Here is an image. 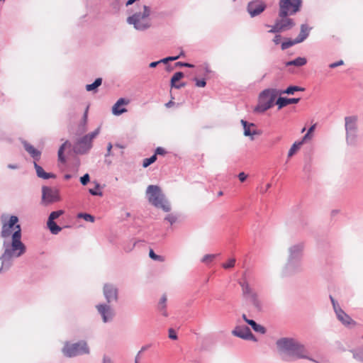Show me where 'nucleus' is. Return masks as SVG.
Listing matches in <instances>:
<instances>
[{
	"mask_svg": "<svg viewBox=\"0 0 363 363\" xmlns=\"http://www.w3.org/2000/svg\"><path fill=\"white\" fill-rule=\"evenodd\" d=\"M102 363H113V362L109 356H108L106 354H104L103 359H102Z\"/></svg>",
	"mask_w": 363,
	"mask_h": 363,
	"instance_id": "obj_56",
	"label": "nucleus"
},
{
	"mask_svg": "<svg viewBox=\"0 0 363 363\" xmlns=\"http://www.w3.org/2000/svg\"><path fill=\"white\" fill-rule=\"evenodd\" d=\"M169 337L172 340H177V335L174 331V329L172 328H169Z\"/></svg>",
	"mask_w": 363,
	"mask_h": 363,
	"instance_id": "obj_54",
	"label": "nucleus"
},
{
	"mask_svg": "<svg viewBox=\"0 0 363 363\" xmlns=\"http://www.w3.org/2000/svg\"><path fill=\"white\" fill-rule=\"evenodd\" d=\"M248 325H250L252 328L257 333L260 334H264L266 333V329L264 326L257 323L254 320H250L249 321Z\"/></svg>",
	"mask_w": 363,
	"mask_h": 363,
	"instance_id": "obj_31",
	"label": "nucleus"
},
{
	"mask_svg": "<svg viewBox=\"0 0 363 363\" xmlns=\"http://www.w3.org/2000/svg\"><path fill=\"white\" fill-rule=\"evenodd\" d=\"M269 32L272 33L282 32L277 21H275L274 24L271 26V29L269 30Z\"/></svg>",
	"mask_w": 363,
	"mask_h": 363,
	"instance_id": "obj_46",
	"label": "nucleus"
},
{
	"mask_svg": "<svg viewBox=\"0 0 363 363\" xmlns=\"http://www.w3.org/2000/svg\"><path fill=\"white\" fill-rule=\"evenodd\" d=\"M47 226L50 233L53 235H57L62 230V228L60 227L55 221L48 220Z\"/></svg>",
	"mask_w": 363,
	"mask_h": 363,
	"instance_id": "obj_29",
	"label": "nucleus"
},
{
	"mask_svg": "<svg viewBox=\"0 0 363 363\" xmlns=\"http://www.w3.org/2000/svg\"><path fill=\"white\" fill-rule=\"evenodd\" d=\"M96 308L104 323H111L113 320L116 312L110 304L99 303L96 306Z\"/></svg>",
	"mask_w": 363,
	"mask_h": 363,
	"instance_id": "obj_10",
	"label": "nucleus"
},
{
	"mask_svg": "<svg viewBox=\"0 0 363 363\" xmlns=\"http://www.w3.org/2000/svg\"><path fill=\"white\" fill-rule=\"evenodd\" d=\"M88 108H89V107H86L85 112L84 113V116H83V118H82L84 123L86 122V120H87Z\"/></svg>",
	"mask_w": 363,
	"mask_h": 363,
	"instance_id": "obj_62",
	"label": "nucleus"
},
{
	"mask_svg": "<svg viewBox=\"0 0 363 363\" xmlns=\"http://www.w3.org/2000/svg\"><path fill=\"white\" fill-rule=\"evenodd\" d=\"M305 89L298 86H289L284 91L279 90V95L281 94H294L295 91H303Z\"/></svg>",
	"mask_w": 363,
	"mask_h": 363,
	"instance_id": "obj_30",
	"label": "nucleus"
},
{
	"mask_svg": "<svg viewBox=\"0 0 363 363\" xmlns=\"http://www.w3.org/2000/svg\"><path fill=\"white\" fill-rule=\"evenodd\" d=\"M345 132L357 131V117L354 116H346L345 118Z\"/></svg>",
	"mask_w": 363,
	"mask_h": 363,
	"instance_id": "obj_21",
	"label": "nucleus"
},
{
	"mask_svg": "<svg viewBox=\"0 0 363 363\" xmlns=\"http://www.w3.org/2000/svg\"><path fill=\"white\" fill-rule=\"evenodd\" d=\"M23 144L26 152H28L35 160H40L41 155L40 151L35 149L33 145H31L26 141H24Z\"/></svg>",
	"mask_w": 363,
	"mask_h": 363,
	"instance_id": "obj_24",
	"label": "nucleus"
},
{
	"mask_svg": "<svg viewBox=\"0 0 363 363\" xmlns=\"http://www.w3.org/2000/svg\"><path fill=\"white\" fill-rule=\"evenodd\" d=\"M279 94V90L276 89H268L262 91L259 94V104L255 108V111L264 113L272 108Z\"/></svg>",
	"mask_w": 363,
	"mask_h": 363,
	"instance_id": "obj_6",
	"label": "nucleus"
},
{
	"mask_svg": "<svg viewBox=\"0 0 363 363\" xmlns=\"http://www.w3.org/2000/svg\"><path fill=\"white\" fill-rule=\"evenodd\" d=\"M352 354L355 359L363 362V348H359L352 351Z\"/></svg>",
	"mask_w": 363,
	"mask_h": 363,
	"instance_id": "obj_35",
	"label": "nucleus"
},
{
	"mask_svg": "<svg viewBox=\"0 0 363 363\" xmlns=\"http://www.w3.org/2000/svg\"><path fill=\"white\" fill-rule=\"evenodd\" d=\"M129 104V100L120 98L116 103L112 107V113L115 116H120L125 112H127V109L125 108L121 107L122 106L128 105Z\"/></svg>",
	"mask_w": 363,
	"mask_h": 363,
	"instance_id": "obj_20",
	"label": "nucleus"
},
{
	"mask_svg": "<svg viewBox=\"0 0 363 363\" xmlns=\"http://www.w3.org/2000/svg\"><path fill=\"white\" fill-rule=\"evenodd\" d=\"M266 9V4L262 1H251L247 5V11L251 17H255L262 13Z\"/></svg>",
	"mask_w": 363,
	"mask_h": 363,
	"instance_id": "obj_14",
	"label": "nucleus"
},
{
	"mask_svg": "<svg viewBox=\"0 0 363 363\" xmlns=\"http://www.w3.org/2000/svg\"><path fill=\"white\" fill-rule=\"evenodd\" d=\"M78 218H82L84 219L86 221L93 223L95 220V218L91 214L86 213H80L78 214Z\"/></svg>",
	"mask_w": 363,
	"mask_h": 363,
	"instance_id": "obj_40",
	"label": "nucleus"
},
{
	"mask_svg": "<svg viewBox=\"0 0 363 363\" xmlns=\"http://www.w3.org/2000/svg\"><path fill=\"white\" fill-rule=\"evenodd\" d=\"M18 222V218L11 216L8 222L3 223L1 237L4 239V252L0 257V272L9 269L13 264V258L21 257L26 251V247L21 241V227Z\"/></svg>",
	"mask_w": 363,
	"mask_h": 363,
	"instance_id": "obj_1",
	"label": "nucleus"
},
{
	"mask_svg": "<svg viewBox=\"0 0 363 363\" xmlns=\"http://www.w3.org/2000/svg\"><path fill=\"white\" fill-rule=\"evenodd\" d=\"M299 43L298 42H296V39L295 38L294 40H288L286 41H284L281 43V49L284 50H286L289 48H291V46L296 45V44H298Z\"/></svg>",
	"mask_w": 363,
	"mask_h": 363,
	"instance_id": "obj_36",
	"label": "nucleus"
},
{
	"mask_svg": "<svg viewBox=\"0 0 363 363\" xmlns=\"http://www.w3.org/2000/svg\"><path fill=\"white\" fill-rule=\"evenodd\" d=\"M238 177L241 182H244L246 180L247 175L245 172H240Z\"/></svg>",
	"mask_w": 363,
	"mask_h": 363,
	"instance_id": "obj_57",
	"label": "nucleus"
},
{
	"mask_svg": "<svg viewBox=\"0 0 363 363\" xmlns=\"http://www.w3.org/2000/svg\"><path fill=\"white\" fill-rule=\"evenodd\" d=\"M103 293L106 301V303L111 304L118 301V290L113 284H105L103 288Z\"/></svg>",
	"mask_w": 363,
	"mask_h": 363,
	"instance_id": "obj_13",
	"label": "nucleus"
},
{
	"mask_svg": "<svg viewBox=\"0 0 363 363\" xmlns=\"http://www.w3.org/2000/svg\"><path fill=\"white\" fill-rule=\"evenodd\" d=\"M281 40V35H276L273 39V42L278 45L280 43Z\"/></svg>",
	"mask_w": 363,
	"mask_h": 363,
	"instance_id": "obj_60",
	"label": "nucleus"
},
{
	"mask_svg": "<svg viewBox=\"0 0 363 363\" xmlns=\"http://www.w3.org/2000/svg\"><path fill=\"white\" fill-rule=\"evenodd\" d=\"M299 101H300V98L289 99V98H286V97L279 96L276 101V104L278 106V108L281 109L287 105L292 104H297L299 102Z\"/></svg>",
	"mask_w": 363,
	"mask_h": 363,
	"instance_id": "obj_22",
	"label": "nucleus"
},
{
	"mask_svg": "<svg viewBox=\"0 0 363 363\" xmlns=\"http://www.w3.org/2000/svg\"><path fill=\"white\" fill-rule=\"evenodd\" d=\"M302 144L303 141L294 143L289 150L288 157H292L297 151V150L301 146Z\"/></svg>",
	"mask_w": 363,
	"mask_h": 363,
	"instance_id": "obj_33",
	"label": "nucleus"
},
{
	"mask_svg": "<svg viewBox=\"0 0 363 363\" xmlns=\"http://www.w3.org/2000/svg\"><path fill=\"white\" fill-rule=\"evenodd\" d=\"M335 313L338 320L340 321L345 326L350 327L356 325V322L352 320V318L347 315L342 308H338V310Z\"/></svg>",
	"mask_w": 363,
	"mask_h": 363,
	"instance_id": "obj_16",
	"label": "nucleus"
},
{
	"mask_svg": "<svg viewBox=\"0 0 363 363\" xmlns=\"http://www.w3.org/2000/svg\"><path fill=\"white\" fill-rule=\"evenodd\" d=\"M276 345L285 360H288L290 357H295L314 361L308 356V352L305 346L294 338L281 337L276 342Z\"/></svg>",
	"mask_w": 363,
	"mask_h": 363,
	"instance_id": "obj_2",
	"label": "nucleus"
},
{
	"mask_svg": "<svg viewBox=\"0 0 363 363\" xmlns=\"http://www.w3.org/2000/svg\"><path fill=\"white\" fill-rule=\"evenodd\" d=\"M90 180V177L89 174H85L84 176L81 177L80 182L82 185H86Z\"/></svg>",
	"mask_w": 363,
	"mask_h": 363,
	"instance_id": "obj_50",
	"label": "nucleus"
},
{
	"mask_svg": "<svg viewBox=\"0 0 363 363\" xmlns=\"http://www.w3.org/2000/svg\"><path fill=\"white\" fill-rule=\"evenodd\" d=\"M156 160H157V156L155 155H152L149 158H145L143 160V167L145 168L147 167L148 166H150V164L154 163L156 161Z\"/></svg>",
	"mask_w": 363,
	"mask_h": 363,
	"instance_id": "obj_38",
	"label": "nucleus"
},
{
	"mask_svg": "<svg viewBox=\"0 0 363 363\" xmlns=\"http://www.w3.org/2000/svg\"><path fill=\"white\" fill-rule=\"evenodd\" d=\"M217 255H216V254H208V255H206L202 258L201 262L205 263V264H208V263L213 262V260L216 257Z\"/></svg>",
	"mask_w": 363,
	"mask_h": 363,
	"instance_id": "obj_42",
	"label": "nucleus"
},
{
	"mask_svg": "<svg viewBox=\"0 0 363 363\" xmlns=\"http://www.w3.org/2000/svg\"><path fill=\"white\" fill-rule=\"evenodd\" d=\"M149 257L155 261H158L161 262L164 261V257L156 255L153 250L152 249H150L149 252Z\"/></svg>",
	"mask_w": 363,
	"mask_h": 363,
	"instance_id": "obj_41",
	"label": "nucleus"
},
{
	"mask_svg": "<svg viewBox=\"0 0 363 363\" xmlns=\"http://www.w3.org/2000/svg\"><path fill=\"white\" fill-rule=\"evenodd\" d=\"M303 243H298L291 246L289 248L288 259H301L303 255Z\"/></svg>",
	"mask_w": 363,
	"mask_h": 363,
	"instance_id": "obj_17",
	"label": "nucleus"
},
{
	"mask_svg": "<svg viewBox=\"0 0 363 363\" xmlns=\"http://www.w3.org/2000/svg\"><path fill=\"white\" fill-rule=\"evenodd\" d=\"M100 188V184L96 183L95 189H90L89 190V193L93 196H102L103 193L100 191H97Z\"/></svg>",
	"mask_w": 363,
	"mask_h": 363,
	"instance_id": "obj_43",
	"label": "nucleus"
},
{
	"mask_svg": "<svg viewBox=\"0 0 363 363\" xmlns=\"http://www.w3.org/2000/svg\"><path fill=\"white\" fill-rule=\"evenodd\" d=\"M330 299L331 301L335 312H336L338 310V308H341L339 303L335 300V298L332 296H330Z\"/></svg>",
	"mask_w": 363,
	"mask_h": 363,
	"instance_id": "obj_52",
	"label": "nucleus"
},
{
	"mask_svg": "<svg viewBox=\"0 0 363 363\" xmlns=\"http://www.w3.org/2000/svg\"><path fill=\"white\" fill-rule=\"evenodd\" d=\"M179 58H180V55H177V56H169V57H165V58L161 59V60H160V62H161V63H163V64H167L168 62H172V61L177 60H178Z\"/></svg>",
	"mask_w": 363,
	"mask_h": 363,
	"instance_id": "obj_45",
	"label": "nucleus"
},
{
	"mask_svg": "<svg viewBox=\"0 0 363 363\" xmlns=\"http://www.w3.org/2000/svg\"><path fill=\"white\" fill-rule=\"evenodd\" d=\"M194 81L196 82V86L198 87H204L206 85L205 79H199L196 77L194 78Z\"/></svg>",
	"mask_w": 363,
	"mask_h": 363,
	"instance_id": "obj_49",
	"label": "nucleus"
},
{
	"mask_svg": "<svg viewBox=\"0 0 363 363\" xmlns=\"http://www.w3.org/2000/svg\"><path fill=\"white\" fill-rule=\"evenodd\" d=\"M240 123L243 125L245 136H250L251 140H254V135L260 134V132L255 128V123H248L243 119L241 120Z\"/></svg>",
	"mask_w": 363,
	"mask_h": 363,
	"instance_id": "obj_18",
	"label": "nucleus"
},
{
	"mask_svg": "<svg viewBox=\"0 0 363 363\" xmlns=\"http://www.w3.org/2000/svg\"><path fill=\"white\" fill-rule=\"evenodd\" d=\"M232 334L234 336L240 337L245 340H252L257 342V340L255 336L252 334L250 329L245 325H237L232 331Z\"/></svg>",
	"mask_w": 363,
	"mask_h": 363,
	"instance_id": "obj_12",
	"label": "nucleus"
},
{
	"mask_svg": "<svg viewBox=\"0 0 363 363\" xmlns=\"http://www.w3.org/2000/svg\"><path fill=\"white\" fill-rule=\"evenodd\" d=\"M165 154H166V150L163 147H158L156 148L155 152L154 155H155L157 156V155H164Z\"/></svg>",
	"mask_w": 363,
	"mask_h": 363,
	"instance_id": "obj_53",
	"label": "nucleus"
},
{
	"mask_svg": "<svg viewBox=\"0 0 363 363\" xmlns=\"http://www.w3.org/2000/svg\"><path fill=\"white\" fill-rule=\"evenodd\" d=\"M235 259L232 258V259H230L227 263H223L222 264V266L224 269H229V268L233 267L235 265Z\"/></svg>",
	"mask_w": 363,
	"mask_h": 363,
	"instance_id": "obj_48",
	"label": "nucleus"
},
{
	"mask_svg": "<svg viewBox=\"0 0 363 363\" xmlns=\"http://www.w3.org/2000/svg\"><path fill=\"white\" fill-rule=\"evenodd\" d=\"M302 0H279V16H291L301 10Z\"/></svg>",
	"mask_w": 363,
	"mask_h": 363,
	"instance_id": "obj_8",
	"label": "nucleus"
},
{
	"mask_svg": "<svg viewBox=\"0 0 363 363\" xmlns=\"http://www.w3.org/2000/svg\"><path fill=\"white\" fill-rule=\"evenodd\" d=\"M175 67H185L189 68L194 67V65L188 62H177L175 63Z\"/></svg>",
	"mask_w": 363,
	"mask_h": 363,
	"instance_id": "obj_51",
	"label": "nucleus"
},
{
	"mask_svg": "<svg viewBox=\"0 0 363 363\" xmlns=\"http://www.w3.org/2000/svg\"><path fill=\"white\" fill-rule=\"evenodd\" d=\"M315 124L311 125L309 128V129L308 130V132L306 133V134L303 136V138L302 139L303 143L305 141H306L307 140L311 139V134L313 132V130H315Z\"/></svg>",
	"mask_w": 363,
	"mask_h": 363,
	"instance_id": "obj_44",
	"label": "nucleus"
},
{
	"mask_svg": "<svg viewBox=\"0 0 363 363\" xmlns=\"http://www.w3.org/2000/svg\"><path fill=\"white\" fill-rule=\"evenodd\" d=\"M167 296L166 295H162V296L160 298V300L158 303V310L160 311H162V310H164L166 308V303H167Z\"/></svg>",
	"mask_w": 363,
	"mask_h": 363,
	"instance_id": "obj_39",
	"label": "nucleus"
},
{
	"mask_svg": "<svg viewBox=\"0 0 363 363\" xmlns=\"http://www.w3.org/2000/svg\"><path fill=\"white\" fill-rule=\"evenodd\" d=\"M346 143L348 145L355 146L357 143V131L346 132Z\"/></svg>",
	"mask_w": 363,
	"mask_h": 363,
	"instance_id": "obj_26",
	"label": "nucleus"
},
{
	"mask_svg": "<svg viewBox=\"0 0 363 363\" xmlns=\"http://www.w3.org/2000/svg\"><path fill=\"white\" fill-rule=\"evenodd\" d=\"M150 347V345H144V346H143V347H141V349H140V351L141 352H144V351L147 350Z\"/></svg>",
	"mask_w": 363,
	"mask_h": 363,
	"instance_id": "obj_64",
	"label": "nucleus"
},
{
	"mask_svg": "<svg viewBox=\"0 0 363 363\" xmlns=\"http://www.w3.org/2000/svg\"><path fill=\"white\" fill-rule=\"evenodd\" d=\"M99 128L79 138L74 145L73 150L76 154H86L92 147V140L99 134Z\"/></svg>",
	"mask_w": 363,
	"mask_h": 363,
	"instance_id": "obj_7",
	"label": "nucleus"
},
{
	"mask_svg": "<svg viewBox=\"0 0 363 363\" xmlns=\"http://www.w3.org/2000/svg\"><path fill=\"white\" fill-rule=\"evenodd\" d=\"M203 69L205 70L206 73L208 74V73H210L211 72V70L209 69V67H208V64H204L203 65Z\"/></svg>",
	"mask_w": 363,
	"mask_h": 363,
	"instance_id": "obj_63",
	"label": "nucleus"
},
{
	"mask_svg": "<svg viewBox=\"0 0 363 363\" xmlns=\"http://www.w3.org/2000/svg\"><path fill=\"white\" fill-rule=\"evenodd\" d=\"M159 64H161L160 60L152 62L150 63L149 67L150 68H155Z\"/></svg>",
	"mask_w": 363,
	"mask_h": 363,
	"instance_id": "obj_61",
	"label": "nucleus"
},
{
	"mask_svg": "<svg viewBox=\"0 0 363 363\" xmlns=\"http://www.w3.org/2000/svg\"><path fill=\"white\" fill-rule=\"evenodd\" d=\"M184 74L182 72H176L171 78L170 86H174V83L179 81L184 77Z\"/></svg>",
	"mask_w": 363,
	"mask_h": 363,
	"instance_id": "obj_34",
	"label": "nucleus"
},
{
	"mask_svg": "<svg viewBox=\"0 0 363 363\" xmlns=\"http://www.w3.org/2000/svg\"><path fill=\"white\" fill-rule=\"evenodd\" d=\"M164 220L168 221L171 225H172L177 220V217L174 214H168L164 218Z\"/></svg>",
	"mask_w": 363,
	"mask_h": 363,
	"instance_id": "obj_47",
	"label": "nucleus"
},
{
	"mask_svg": "<svg viewBox=\"0 0 363 363\" xmlns=\"http://www.w3.org/2000/svg\"><path fill=\"white\" fill-rule=\"evenodd\" d=\"M311 29L312 28L309 27L307 24L301 25L300 33L297 38H296V42H298L299 43L303 42L309 35Z\"/></svg>",
	"mask_w": 363,
	"mask_h": 363,
	"instance_id": "obj_23",
	"label": "nucleus"
},
{
	"mask_svg": "<svg viewBox=\"0 0 363 363\" xmlns=\"http://www.w3.org/2000/svg\"><path fill=\"white\" fill-rule=\"evenodd\" d=\"M150 8L147 6H143V11L135 12L132 16L127 18V23L133 25L138 30H145L151 26L149 16L150 15Z\"/></svg>",
	"mask_w": 363,
	"mask_h": 363,
	"instance_id": "obj_5",
	"label": "nucleus"
},
{
	"mask_svg": "<svg viewBox=\"0 0 363 363\" xmlns=\"http://www.w3.org/2000/svg\"><path fill=\"white\" fill-rule=\"evenodd\" d=\"M301 259H288L284 267L286 274H292L301 271Z\"/></svg>",
	"mask_w": 363,
	"mask_h": 363,
	"instance_id": "obj_15",
	"label": "nucleus"
},
{
	"mask_svg": "<svg viewBox=\"0 0 363 363\" xmlns=\"http://www.w3.org/2000/svg\"><path fill=\"white\" fill-rule=\"evenodd\" d=\"M239 284L242 289V294L245 300L253 307L256 312L263 311L264 304L260 296L246 281H239Z\"/></svg>",
	"mask_w": 363,
	"mask_h": 363,
	"instance_id": "obj_4",
	"label": "nucleus"
},
{
	"mask_svg": "<svg viewBox=\"0 0 363 363\" xmlns=\"http://www.w3.org/2000/svg\"><path fill=\"white\" fill-rule=\"evenodd\" d=\"M71 144L68 140H66L59 148L58 150V160L60 162L64 163L65 162V157L64 156V151L67 147H70Z\"/></svg>",
	"mask_w": 363,
	"mask_h": 363,
	"instance_id": "obj_28",
	"label": "nucleus"
},
{
	"mask_svg": "<svg viewBox=\"0 0 363 363\" xmlns=\"http://www.w3.org/2000/svg\"><path fill=\"white\" fill-rule=\"evenodd\" d=\"M343 64H344L343 60H339L337 62H335L330 64L329 65V67L333 69V68H335V67H337L338 66L342 65Z\"/></svg>",
	"mask_w": 363,
	"mask_h": 363,
	"instance_id": "obj_55",
	"label": "nucleus"
},
{
	"mask_svg": "<svg viewBox=\"0 0 363 363\" xmlns=\"http://www.w3.org/2000/svg\"><path fill=\"white\" fill-rule=\"evenodd\" d=\"M65 211L63 210H59L56 211H52L49 217L48 220L54 221L55 219L58 218L60 216L64 214Z\"/></svg>",
	"mask_w": 363,
	"mask_h": 363,
	"instance_id": "obj_37",
	"label": "nucleus"
},
{
	"mask_svg": "<svg viewBox=\"0 0 363 363\" xmlns=\"http://www.w3.org/2000/svg\"><path fill=\"white\" fill-rule=\"evenodd\" d=\"M112 147H113L112 144L111 143H109L107 145V152L105 155V157H108V156L111 155Z\"/></svg>",
	"mask_w": 363,
	"mask_h": 363,
	"instance_id": "obj_59",
	"label": "nucleus"
},
{
	"mask_svg": "<svg viewBox=\"0 0 363 363\" xmlns=\"http://www.w3.org/2000/svg\"><path fill=\"white\" fill-rule=\"evenodd\" d=\"M146 196L150 203L155 207L161 208L164 212L170 211V203L159 186L149 185L146 190Z\"/></svg>",
	"mask_w": 363,
	"mask_h": 363,
	"instance_id": "obj_3",
	"label": "nucleus"
},
{
	"mask_svg": "<svg viewBox=\"0 0 363 363\" xmlns=\"http://www.w3.org/2000/svg\"><path fill=\"white\" fill-rule=\"evenodd\" d=\"M288 16H279V18L276 19L281 31L290 30L295 26L294 20L292 18H289Z\"/></svg>",
	"mask_w": 363,
	"mask_h": 363,
	"instance_id": "obj_19",
	"label": "nucleus"
},
{
	"mask_svg": "<svg viewBox=\"0 0 363 363\" xmlns=\"http://www.w3.org/2000/svg\"><path fill=\"white\" fill-rule=\"evenodd\" d=\"M307 63V60L306 57H298L293 60L288 61L286 62L285 65L286 67L289 66H295V67H302Z\"/></svg>",
	"mask_w": 363,
	"mask_h": 363,
	"instance_id": "obj_27",
	"label": "nucleus"
},
{
	"mask_svg": "<svg viewBox=\"0 0 363 363\" xmlns=\"http://www.w3.org/2000/svg\"><path fill=\"white\" fill-rule=\"evenodd\" d=\"M34 167L36 171L37 176L43 179H48L51 178H55V174L52 173H48L44 171L43 167L34 162Z\"/></svg>",
	"mask_w": 363,
	"mask_h": 363,
	"instance_id": "obj_25",
	"label": "nucleus"
},
{
	"mask_svg": "<svg viewBox=\"0 0 363 363\" xmlns=\"http://www.w3.org/2000/svg\"><path fill=\"white\" fill-rule=\"evenodd\" d=\"M62 351L65 356L73 357L82 354H89V348L85 341H79L72 344L67 342Z\"/></svg>",
	"mask_w": 363,
	"mask_h": 363,
	"instance_id": "obj_9",
	"label": "nucleus"
},
{
	"mask_svg": "<svg viewBox=\"0 0 363 363\" xmlns=\"http://www.w3.org/2000/svg\"><path fill=\"white\" fill-rule=\"evenodd\" d=\"M186 86V83L182 82L179 84L174 83V86H171L172 88H175L177 89H180L182 87H184Z\"/></svg>",
	"mask_w": 363,
	"mask_h": 363,
	"instance_id": "obj_58",
	"label": "nucleus"
},
{
	"mask_svg": "<svg viewBox=\"0 0 363 363\" xmlns=\"http://www.w3.org/2000/svg\"><path fill=\"white\" fill-rule=\"evenodd\" d=\"M60 200V192L58 189H52L48 186L42 188V202L47 205L52 203Z\"/></svg>",
	"mask_w": 363,
	"mask_h": 363,
	"instance_id": "obj_11",
	"label": "nucleus"
},
{
	"mask_svg": "<svg viewBox=\"0 0 363 363\" xmlns=\"http://www.w3.org/2000/svg\"><path fill=\"white\" fill-rule=\"evenodd\" d=\"M101 84H102V79L97 78L95 79V81L92 84H86V89L88 91H96L97 88L99 86H100L101 85Z\"/></svg>",
	"mask_w": 363,
	"mask_h": 363,
	"instance_id": "obj_32",
	"label": "nucleus"
}]
</instances>
